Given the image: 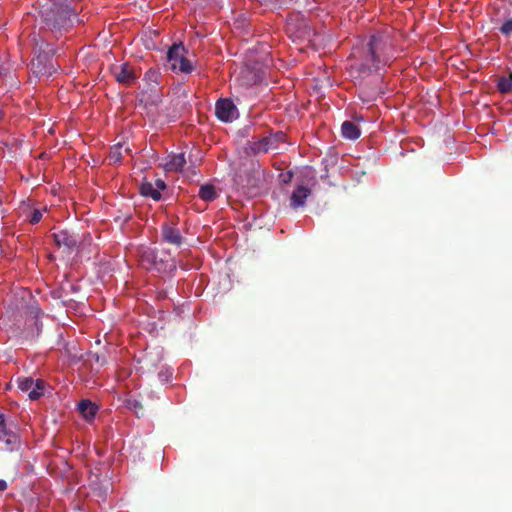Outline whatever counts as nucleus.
I'll list each match as a JSON object with an SVG mask.
<instances>
[{
    "label": "nucleus",
    "mask_w": 512,
    "mask_h": 512,
    "mask_svg": "<svg viewBox=\"0 0 512 512\" xmlns=\"http://www.w3.org/2000/svg\"><path fill=\"white\" fill-rule=\"evenodd\" d=\"M41 17L46 27L53 32L67 30L77 17V9L69 0L53 2L41 10Z\"/></svg>",
    "instance_id": "nucleus-1"
},
{
    "label": "nucleus",
    "mask_w": 512,
    "mask_h": 512,
    "mask_svg": "<svg viewBox=\"0 0 512 512\" xmlns=\"http://www.w3.org/2000/svg\"><path fill=\"white\" fill-rule=\"evenodd\" d=\"M391 44L388 37L384 35H373L367 45V56L363 63L359 66L362 73H371L380 68V65L387 64L393 57L390 54Z\"/></svg>",
    "instance_id": "nucleus-2"
},
{
    "label": "nucleus",
    "mask_w": 512,
    "mask_h": 512,
    "mask_svg": "<svg viewBox=\"0 0 512 512\" xmlns=\"http://www.w3.org/2000/svg\"><path fill=\"white\" fill-rule=\"evenodd\" d=\"M185 48L182 43L173 44L167 52V60L173 71L189 74L193 71V65L185 56Z\"/></svg>",
    "instance_id": "nucleus-3"
},
{
    "label": "nucleus",
    "mask_w": 512,
    "mask_h": 512,
    "mask_svg": "<svg viewBox=\"0 0 512 512\" xmlns=\"http://www.w3.org/2000/svg\"><path fill=\"white\" fill-rule=\"evenodd\" d=\"M19 447V435L7 426L4 414L0 413V450L13 452Z\"/></svg>",
    "instance_id": "nucleus-4"
},
{
    "label": "nucleus",
    "mask_w": 512,
    "mask_h": 512,
    "mask_svg": "<svg viewBox=\"0 0 512 512\" xmlns=\"http://www.w3.org/2000/svg\"><path fill=\"white\" fill-rule=\"evenodd\" d=\"M287 30L297 39L309 40L313 34L307 19L301 14H293L287 20Z\"/></svg>",
    "instance_id": "nucleus-5"
},
{
    "label": "nucleus",
    "mask_w": 512,
    "mask_h": 512,
    "mask_svg": "<svg viewBox=\"0 0 512 512\" xmlns=\"http://www.w3.org/2000/svg\"><path fill=\"white\" fill-rule=\"evenodd\" d=\"M110 72L116 82L125 86H131L139 77L135 68L129 63L113 64L110 66Z\"/></svg>",
    "instance_id": "nucleus-6"
},
{
    "label": "nucleus",
    "mask_w": 512,
    "mask_h": 512,
    "mask_svg": "<svg viewBox=\"0 0 512 512\" xmlns=\"http://www.w3.org/2000/svg\"><path fill=\"white\" fill-rule=\"evenodd\" d=\"M17 385L21 391L28 392L31 400H37L44 395L45 383L41 379L34 380L31 377H19Z\"/></svg>",
    "instance_id": "nucleus-7"
},
{
    "label": "nucleus",
    "mask_w": 512,
    "mask_h": 512,
    "mask_svg": "<svg viewBox=\"0 0 512 512\" xmlns=\"http://www.w3.org/2000/svg\"><path fill=\"white\" fill-rule=\"evenodd\" d=\"M52 237L55 244L68 254L72 253L77 248L79 243L78 236L69 232L68 230L55 231L53 232Z\"/></svg>",
    "instance_id": "nucleus-8"
},
{
    "label": "nucleus",
    "mask_w": 512,
    "mask_h": 512,
    "mask_svg": "<svg viewBox=\"0 0 512 512\" xmlns=\"http://www.w3.org/2000/svg\"><path fill=\"white\" fill-rule=\"evenodd\" d=\"M140 261L142 266L147 270L156 269L159 271L165 264V260L162 257H159L158 251L151 247L142 250Z\"/></svg>",
    "instance_id": "nucleus-9"
},
{
    "label": "nucleus",
    "mask_w": 512,
    "mask_h": 512,
    "mask_svg": "<svg viewBox=\"0 0 512 512\" xmlns=\"http://www.w3.org/2000/svg\"><path fill=\"white\" fill-rule=\"evenodd\" d=\"M215 113L218 119L223 122H232L238 116L237 108L230 99L218 100L215 106Z\"/></svg>",
    "instance_id": "nucleus-10"
},
{
    "label": "nucleus",
    "mask_w": 512,
    "mask_h": 512,
    "mask_svg": "<svg viewBox=\"0 0 512 512\" xmlns=\"http://www.w3.org/2000/svg\"><path fill=\"white\" fill-rule=\"evenodd\" d=\"M185 164L186 159L184 153H178L169 155L161 166L166 172H180Z\"/></svg>",
    "instance_id": "nucleus-11"
},
{
    "label": "nucleus",
    "mask_w": 512,
    "mask_h": 512,
    "mask_svg": "<svg viewBox=\"0 0 512 512\" xmlns=\"http://www.w3.org/2000/svg\"><path fill=\"white\" fill-rule=\"evenodd\" d=\"M162 237L165 242L176 246H180L183 242L179 229L167 224L162 226Z\"/></svg>",
    "instance_id": "nucleus-12"
},
{
    "label": "nucleus",
    "mask_w": 512,
    "mask_h": 512,
    "mask_svg": "<svg viewBox=\"0 0 512 512\" xmlns=\"http://www.w3.org/2000/svg\"><path fill=\"white\" fill-rule=\"evenodd\" d=\"M311 191L306 186H298L292 193L290 205L293 208L304 206L306 199L310 196Z\"/></svg>",
    "instance_id": "nucleus-13"
},
{
    "label": "nucleus",
    "mask_w": 512,
    "mask_h": 512,
    "mask_svg": "<svg viewBox=\"0 0 512 512\" xmlns=\"http://www.w3.org/2000/svg\"><path fill=\"white\" fill-rule=\"evenodd\" d=\"M278 145L275 144V137H264L258 141L251 143V149L255 153H265L270 149H277Z\"/></svg>",
    "instance_id": "nucleus-14"
},
{
    "label": "nucleus",
    "mask_w": 512,
    "mask_h": 512,
    "mask_svg": "<svg viewBox=\"0 0 512 512\" xmlns=\"http://www.w3.org/2000/svg\"><path fill=\"white\" fill-rule=\"evenodd\" d=\"M78 410L86 420H91L95 417L98 406L90 400H81L78 403Z\"/></svg>",
    "instance_id": "nucleus-15"
},
{
    "label": "nucleus",
    "mask_w": 512,
    "mask_h": 512,
    "mask_svg": "<svg viewBox=\"0 0 512 512\" xmlns=\"http://www.w3.org/2000/svg\"><path fill=\"white\" fill-rule=\"evenodd\" d=\"M341 131L342 136L349 140H356L361 134L359 127L351 121H344L341 126Z\"/></svg>",
    "instance_id": "nucleus-16"
},
{
    "label": "nucleus",
    "mask_w": 512,
    "mask_h": 512,
    "mask_svg": "<svg viewBox=\"0 0 512 512\" xmlns=\"http://www.w3.org/2000/svg\"><path fill=\"white\" fill-rule=\"evenodd\" d=\"M198 195L202 200L207 202H211L218 197V193L215 189V186L212 184L202 185L199 189Z\"/></svg>",
    "instance_id": "nucleus-17"
},
{
    "label": "nucleus",
    "mask_w": 512,
    "mask_h": 512,
    "mask_svg": "<svg viewBox=\"0 0 512 512\" xmlns=\"http://www.w3.org/2000/svg\"><path fill=\"white\" fill-rule=\"evenodd\" d=\"M140 193L145 197H151L155 201L161 199V193L150 182H143L140 185Z\"/></svg>",
    "instance_id": "nucleus-18"
},
{
    "label": "nucleus",
    "mask_w": 512,
    "mask_h": 512,
    "mask_svg": "<svg viewBox=\"0 0 512 512\" xmlns=\"http://www.w3.org/2000/svg\"><path fill=\"white\" fill-rule=\"evenodd\" d=\"M497 88L504 94L512 91V72L508 76H502L498 79Z\"/></svg>",
    "instance_id": "nucleus-19"
},
{
    "label": "nucleus",
    "mask_w": 512,
    "mask_h": 512,
    "mask_svg": "<svg viewBox=\"0 0 512 512\" xmlns=\"http://www.w3.org/2000/svg\"><path fill=\"white\" fill-rule=\"evenodd\" d=\"M121 149H122V145H120V144L111 148L110 153H109L110 163H117V162L121 161V159H122Z\"/></svg>",
    "instance_id": "nucleus-20"
},
{
    "label": "nucleus",
    "mask_w": 512,
    "mask_h": 512,
    "mask_svg": "<svg viewBox=\"0 0 512 512\" xmlns=\"http://www.w3.org/2000/svg\"><path fill=\"white\" fill-rule=\"evenodd\" d=\"M128 407L135 412V414L139 417L140 415H143V406L142 404L137 400H128L127 401Z\"/></svg>",
    "instance_id": "nucleus-21"
},
{
    "label": "nucleus",
    "mask_w": 512,
    "mask_h": 512,
    "mask_svg": "<svg viewBox=\"0 0 512 512\" xmlns=\"http://www.w3.org/2000/svg\"><path fill=\"white\" fill-rule=\"evenodd\" d=\"M89 361L103 366L106 363V358L99 353H89Z\"/></svg>",
    "instance_id": "nucleus-22"
},
{
    "label": "nucleus",
    "mask_w": 512,
    "mask_h": 512,
    "mask_svg": "<svg viewBox=\"0 0 512 512\" xmlns=\"http://www.w3.org/2000/svg\"><path fill=\"white\" fill-rule=\"evenodd\" d=\"M500 32L506 36L512 33V18L507 19L499 28Z\"/></svg>",
    "instance_id": "nucleus-23"
},
{
    "label": "nucleus",
    "mask_w": 512,
    "mask_h": 512,
    "mask_svg": "<svg viewBox=\"0 0 512 512\" xmlns=\"http://www.w3.org/2000/svg\"><path fill=\"white\" fill-rule=\"evenodd\" d=\"M41 218H42V212L38 209H34L33 212L31 213L29 221L31 224H37L38 222H40Z\"/></svg>",
    "instance_id": "nucleus-24"
},
{
    "label": "nucleus",
    "mask_w": 512,
    "mask_h": 512,
    "mask_svg": "<svg viewBox=\"0 0 512 512\" xmlns=\"http://www.w3.org/2000/svg\"><path fill=\"white\" fill-rule=\"evenodd\" d=\"M156 189L160 192L161 190H164L166 188V184L162 179H157L155 181Z\"/></svg>",
    "instance_id": "nucleus-25"
},
{
    "label": "nucleus",
    "mask_w": 512,
    "mask_h": 512,
    "mask_svg": "<svg viewBox=\"0 0 512 512\" xmlns=\"http://www.w3.org/2000/svg\"><path fill=\"white\" fill-rule=\"evenodd\" d=\"M273 137H275V144L277 145V143L279 141L284 140L285 135L283 133H278V134L274 135Z\"/></svg>",
    "instance_id": "nucleus-26"
},
{
    "label": "nucleus",
    "mask_w": 512,
    "mask_h": 512,
    "mask_svg": "<svg viewBox=\"0 0 512 512\" xmlns=\"http://www.w3.org/2000/svg\"><path fill=\"white\" fill-rule=\"evenodd\" d=\"M7 489V482L5 480L0 479V491H5Z\"/></svg>",
    "instance_id": "nucleus-27"
},
{
    "label": "nucleus",
    "mask_w": 512,
    "mask_h": 512,
    "mask_svg": "<svg viewBox=\"0 0 512 512\" xmlns=\"http://www.w3.org/2000/svg\"><path fill=\"white\" fill-rule=\"evenodd\" d=\"M3 116V113H2V110H0V119L2 118Z\"/></svg>",
    "instance_id": "nucleus-28"
}]
</instances>
